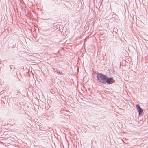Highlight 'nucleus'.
<instances>
[{"label":"nucleus","mask_w":148,"mask_h":148,"mask_svg":"<svg viewBox=\"0 0 148 148\" xmlns=\"http://www.w3.org/2000/svg\"><path fill=\"white\" fill-rule=\"evenodd\" d=\"M104 113H105V115H106L107 114V111H104Z\"/></svg>","instance_id":"obj_6"},{"label":"nucleus","mask_w":148,"mask_h":148,"mask_svg":"<svg viewBox=\"0 0 148 148\" xmlns=\"http://www.w3.org/2000/svg\"><path fill=\"white\" fill-rule=\"evenodd\" d=\"M102 40H104V39H102Z\"/></svg>","instance_id":"obj_9"},{"label":"nucleus","mask_w":148,"mask_h":148,"mask_svg":"<svg viewBox=\"0 0 148 148\" xmlns=\"http://www.w3.org/2000/svg\"><path fill=\"white\" fill-rule=\"evenodd\" d=\"M102 38H103V35H104L103 34H102Z\"/></svg>","instance_id":"obj_7"},{"label":"nucleus","mask_w":148,"mask_h":148,"mask_svg":"<svg viewBox=\"0 0 148 148\" xmlns=\"http://www.w3.org/2000/svg\"><path fill=\"white\" fill-rule=\"evenodd\" d=\"M108 81V84H110L115 82V80L113 79V78L111 77H109Z\"/></svg>","instance_id":"obj_3"},{"label":"nucleus","mask_w":148,"mask_h":148,"mask_svg":"<svg viewBox=\"0 0 148 148\" xmlns=\"http://www.w3.org/2000/svg\"><path fill=\"white\" fill-rule=\"evenodd\" d=\"M108 77L103 74H102V84H105V82L108 78Z\"/></svg>","instance_id":"obj_2"},{"label":"nucleus","mask_w":148,"mask_h":148,"mask_svg":"<svg viewBox=\"0 0 148 148\" xmlns=\"http://www.w3.org/2000/svg\"><path fill=\"white\" fill-rule=\"evenodd\" d=\"M136 107L137 109V110L139 114H142L143 112V110L140 106L139 105L137 104L136 106Z\"/></svg>","instance_id":"obj_1"},{"label":"nucleus","mask_w":148,"mask_h":148,"mask_svg":"<svg viewBox=\"0 0 148 148\" xmlns=\"http://www.w3.org/2000/svg\"><path fill=\"white\" fill-rule=\"evenodd\" d=\"M105 36L104 35H103V36Z\"/></svg>","instance_id":"obj_8"},{"label":"nucleus","mask_w":148,"mask_h":148,"mask_svg":"<svg viewBox=\"0 0 148 148\" xmlns=\"http://www.w3.org/2000/svg\"><path fill=\"white\" fill-rule=\"evenodd\" d=\"M97 79L98 80L101 82L102 81V75L101 74H99L97 75Z\"/></svg>","instance_id":"obj_4"},{"label":"nucleus","mask_w":148,"mask_h":148,"mask_svg":"<svg viewBox=\"0 0 148 148\" xmlns=\"http://www.w3.org/2000/svg\"><path fill=\"white\" fill-rule=\"evenodd\" d=\"M109 77H108V78L106 80V81L105 82V84L106 83H107L108 84V79H109Z\"/></svg>","instance_id":"obj_5"}]
</instances>
